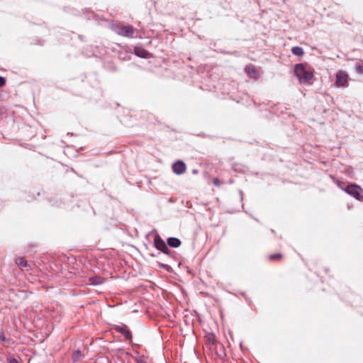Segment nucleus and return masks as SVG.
Instances as JSON below:
<instances>
[{"instance_id":"18","label":"nucleus","mask_w":363,"mask_h":363,"mask_svg":"<svg viewBox=\"0 0 363 363\" xmlns=\"http://www.w3.org/2000/svg\"><path fill=\"white\" fill-rule=\"evenodd\" d=\"M280 257V255L277 254V255L270 256V259H274L275 257Z\"/></svg>"},{"instance_id":"5","label":"nucleus","mask_w":363,"mask_h":363,"mask_svg":"<svg viewBox=\"0 0 363 363\" xmlns=\"http://www.w3.org/2000/svg\"><path fill=\"white\" fill-rule=\"evenodd\" d=\"M155 247L164 253H167L168 247H167L165 242L159 237H156L155 238Z\"/></svg>"},{"instance_id":"10","label":"nucleus","mask_w":363,"mask_h":363,"mask_svg":"<svg viewBox=\"0 0 363 363\" xmlns=\"http://www.w3.org/2000/svg\"><path fill=\"white\" fill-rule=\"evenodd\" d=\"M89 281L93 285H97L102 284L104 282V279L100 277H93L89 278Z\"/></svg>"},{"instance_id":"14","label":"nucleus","mask_w":363,"mask_h":363,"mask_svg":"<svg viewBox=\"0 0 363 363\" xmlns=\"http://www.w3.org/2000/svg\"><path fill=\"white\" fill-rule=\"evenodd\" d=\"M9 363H18V361L14 358H9Z\"/></svg>"},{"instance_id":"8","label":"nucleus","mask_w":363,"mask_h":363,"mask_svg":"<svg viewBox=\"0 0 363 363\" xmlns=\"http://www.w3.org/2000/svg\"><path fill=\"white\" fill-rule=\"evenodd\" d=\"M135 54L140 57H148L149 53L144 49L141 48H135Z\"/></svg>"},{"instance_id":"20","label":"nucleus","mask_w":363,"mask_h":363,"mask_svg":"<svg viewBox=\"0 0 363 363\" xmlns=\"http://www.w3.org/2000/svg\"><path fill=\"white\" fill-rule=\"evenodd\" d=\"M0 339L4 340V337L2 335H0Z\"/></svg>"},{"instance_id":"11","label":"nucleus","mask_w":363,"mask_h":363,"mask_svg":"<svg viewBox=\"0 0 363 363\" xmlns=\"http://www.w3.org/2000/svg\"><path fill=\"white\" fill-rule=\"evenodd\" d=\"M291 52L296 56H302L303 55V50L300 47H294L291 50Z\"/></svg>"},{"instance_id":"7","label":"nucleus","mask_w":363,"mask_h":363,"mask_svg":"<svg viewBox=\"0 0 363 363\" xmlns=\"http://www.w3.org/2000/svg\"><path fill=\"white\" fill-rule=\"evenodd\" d=\"M245 72H246L247 74L251 78L257 79L259 77V74H258L257 69L252 65L246 66Z\"/></svg>"},{"instance_id":"9","label":"nucleus","mask_w":363,"mask_h":363,"mask_svg":"<svg viewBox=\"0 0 363 363\" xmlns=\"http://www.w3.org/2000/svg\"><path fill=\"white\" fill-rule=\"evenodd\" d=\"M167 242L169 246L173 247H177L181 245L180 240L175 238H169Z\"/></svg>"},{"instance_id":"12","label":"nucleus","mask_w":363,"mask_h":363,"mask_svg":"<svg viewBox=\"0 0 363 363\" xmlns=\"http://www.w3.org/2000/svg\"><path fill=\"white\" fill-rule=\"evenodd\" d=\"M16 264L20 266L21 267H26L27 265V262L26 260L23 259L22 258H19L16 260Z\"/></svg>"},{"instance_id":"2","label":"nucleus","mask_w":363,"mask_h":363,"mask_svg":"<svg viewBox=\"0 0 363 363\" xmlns=\"http://www.w3.org/2000/svg\"><path fill=\"white\" fill-rule=\"evenodd\" d=\"M345 191L357 199L363 201V190L360 186L352 184L346 188Z\"/></svg>"},{"instance_id":"4","label":"nucleus","mask_w":363,"mask_h":363,"mask_svg":"<svg viewBox=\"0 0 363 363\" xmlns=\"http://www.w3.org/2000/svg\"><path fill=\"white\" fill-rule=\"evenodd\" d=\"M173 171L177 174H181L186 170V165L182 161L175 162L172 166Z\"/></svg>"},{"instance_id":"13","label":"nucleus","mask_w":363,"mask_h":363,"mask_svg":"<svg viewBox=\"0 0 363 363\" xmlns=\"http://www.w3.org/2000/svg\"><path fill=\"white\" fill-rule=\"evenodd\" d=\"M356 70L359 73H363V65H356Z\"/></svg>"},{"instance_id":"17","label":"nucleus","mask_w":363,"mask_h":363,"mask_svg":"<svg viewBox=\"0 0 363 363\" xmlns=\"http://www.w3.org/2000/svg\"><path fill=\"white\" fill-rule=\"evenodd\" d=\"M79 355H80L79 352H77L76 353H74V359L75 360L77 359L78 357H79Z\"/></svg>"},{"instance_id":"16","label":"nucleus","mask_w":363,"mask_h":363,"mask_svg":"<svg viewBox=\"0 0 363 363\" xmlns=\"http://www.w3.org/2000/svg\"><path fill=\"white\" fill-rule=\"evenodd\" d=\"M124 335H125V338H127V339L130 337V335L129 332H128V331H124Z\"/></svg>"},{"instance_id":"15","label":"nucleus","mask_w":363,"mask_h":363,"mask_svg":"<svg viewBox=\"0 0 363 363\" xmlns=\"http://www.w3.org/2000/svg\"><path fill=\"white\" fill-rule=\"evenodd\" d=\"M4 84L5 79L3 77H0V86H2L3 85H4Z\"/></svg>"},{"instance_id":"3","label":"nucleus","mask_w":363,"mask_h":363,"mask_svg":"<svg viewBox=\"0 0 363 363\" xmlns=\"http://www.w3.org/2000/svg\"><path fill=\"white\" fill-rule=\"evenodd\" d=\"M336 85L337 86H347L348 85V75L343 71H339L336 74Z\"/></svg>"},{"instance_id":"19","label":"nucleus","mask_w":363,"mask_h":363,"mask_svg":"<svg viewBox=\"0 0 363 363\" xmlns=\"http://www.w3.org/2000/svg\"><path fill=\"white\" fill-rule=\"evenodd\" d=\"M214 183H215L216 184H217V183H218L217 179H215V180H214Z\"/></svg>"},{"instance_id":"6","label":"nucleus","mask_w":363,"mask_h":363,"mask_svg":"<svg viewBox=\"0 0 363 363\" xmlns=\"http://www.w3.org/2000/svg\"><path fill=\"white\" fill-rule=\"evenodd\" d=\"M117 33L121 35L129 37L133 35V30L130 26H123L119 28L117 30Z\"/></svg>"},{"instance_id":"1","label":"nucleus","mask_w":363,"mask_h":363,"mask_svg":"<svg viewBox=\"0 0 363 363\" xmlns=\"http://www.w3.org/2000/svg\"><path fill=\"white\" fill-rule=\"evenodd\" d=\"M294 74L301 84L311 85L313 84L314 69L306 64H297L294 66Z\"/></svg>"}]
</instances>
